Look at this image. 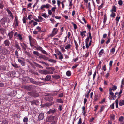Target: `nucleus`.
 Masks as SVG:
<instances>
[{
  "label": "nucleus",
  "instance_id": "1",
  "mask_svg": "<svg viewBox=\"0 0 124 124\" xmlns=\"http://www.w3.org/2000/svg\"><path fill=\"white\" fill-rule=\"evenodd\" d=\"M44 118V115L43 113H40L38 116V119L40 121L42 120Z\"/></svg>",
  "mask_w": 124,
  "mask_h": 124
},
{
  "label": "nucleus",
  "instance_id": "2",
  "mask_svg": "<svg viewBox=\"0 0 124 124\" xmlns=\"http://www.w3.org/2000/svg\"><path fill=\"white\" fill-rule=\"evenodd\" d=\"M57 109L55 108L50 109V110L47 112V113L48 114L53 113L56 112L57 111Z\"/></svg>",
  "mask_w": 124,
  "mask_h": 124
},
{
  "label": "nucleus",
  "instance_id": "3",
  "mask_svg": "<svg viewBox=\"0 0 124 124\" xmlns=\"http://www.w3.org/2000/svg\"><path fill=\"white\" fill-rule=\"evenodd\" d=\"M28 94H31V95L34 97H37L39 95V94L37 93H32L30 92H28Z\"/></svg>",
  "mask_w": 124,
  "mask_h": 124
},
{
  "label": "nucleus",
  "instance_id": "4",
  "mask_svg": "<svg viewBox=\"0 0 124 124\" xmlns=\"http://www.w3.org/2000/svg\"><path fill=\"white\" fill-rule=\"evenodd\" d=\"M39 104V101L37 100H34L31 102V105H38Z\"/></svg>",
  "mask_w": 124,
  "mask_h": 124
},
{
  "label": "nucleus",
  "instance_id": "5",
  "mask_svg": "<svg viewBox=\"0 0 124 124\" xmlns=\"http://www.w3.org/2000/svg\"><path fill=\"white\" fill-rule=\"evenodd\" d=\"M5 46H9L10 45V42L7 39L5 40L3 43Z\"/></svg>",
  "mask_w": 124,
  "mask_h": 124
},
{
  "label": "nucleus",
  "instance_id": "6",
  "mask_svg": "<svg viewBox=\"0 0 124 124\" xmlns=\"http://www.w3.org/2000/svg\"><path fill=\"white\" fill-rule=\"evenodd\" d=\"M10 53L9 51L6 49H4L2 50V54L4 55L8 54Z\"/></svg>",
  "mask_w": 124,
  "mask_h": 124
},
{
  "label": "nucleus",
  "instance_id": "7",
  "mask_svg": "<svg viewBox=\"0 0 124 124\" xmlns=\"http://www.w3.org/2000/svg\"><path fill=\"white\" fill-rule=\"evenodd\" d=\"M18 62L20 63L23 66H24L25 65V62H24V60H22L18 59Z\"/></svg>",
  "mask_w": 124,
  "mask_h": 124
},
{
  "label": "nucleus",
  "instance_id": "8",
  "mask_svg": "<svg viewBox=\"0 0 124 124\" xmlns=\"http://www.w3.org/2000/svg\"><path fill=\"white\" fill-rule=\"evenodd\" d=\"M14 32L13 31H12L10 32L9 33L8 35L9 37V39L11 40L12 38Z\"/></svg>",
  "mask_w": 124,
  "mask_h": 124
},
{
  "label": "nucleus",
  "instance_id": "9",
  "mask_svg": "<svg viewBox=\"0 0 124 124\" xmlns=\"http://www.w3.org/2000/svg\"><path fill=\"white\" fill-rule=\"evenodd\" d=\"M89 41V39L88 37H87L85 40V42L86 43V46L87 48H89V44H88V42Z\"/></svg>",
  "mask_w": 124,
  "mask_h": 124
},
{
  "label": "nucleus",
  "instance_id": "10",
  "mask_svg": "<svg viewBox=\"0 0 124 124\" xmlns=\"http://www.w3.org/2000/svg\"><path fill=\"white\" fill-rule=\"evenodd\" d=\"M53 102H48L46 103L44 105V107H49L51 105L53 104Z\"/></svg>",
  "mask_w": 124,
  "mask_h": 124
},
{
  "label": "nucleus",
  "instance_id": "11",
  "mask_svg": "<svg viewBox=\"0 0 124 124\" xmlns=\"http://www.w3.org/2000/svg\"><path fill=\"white\" fill-rule=\"evenodd\" d=\"M29 40L30 42H35V40L32 37L30 36H29Z\"/></svg>",
  "mask_w": 124,
  "mask_h": 124
},
{
  "label": "nucleus",
  "instance_id": "12",
  "mask_svg": "<svg viewBox=\"0 0 124 124\" xmlns=\"http://www.w3.org/2000/svg\"><path fill=\"white\" fill-rule=\"evenodd\" d=\"M15 45L17 49L19 50H20L21 49V48L19 46L17 42L16 41H15Z\"/></svg>",
  "mask_w": 124,
  "mask_h": 124
},
{
  "label": "nucleus",
  "instance_id": "13",
  "mask_svg": "<svg viewBox=\"0 0 124 124\" xmlns=\"http://www.w3.org/2000/svg\"><path fill=\"white\" fill-rule=\"evenodd\" d=\"M51 78V76L50 75H48L45 78V81H49L50 80Z\"/></svg>",
  "mask_w": 124,
  "mask_h": 124
},
{
  "label": "nucleus",
  "instance_id": "14",
  "mask_svg": "<svg viewBox=\"0 0 124 124\" xmlns=\"http://www.w3.org/2000/svg\"><path fill=\"white\" fill-rule=\"evenodd\" d=\"M80 34L82 36H84V37L86 36L85 33L86 32V31H82L81 32L80 31Z\"/></svg>",
  "mask_w": 124,
  "mask_h": 124
},
{
  "label": "nucleus",
  "instance_id": "15",
  "mask_svg": "<svg viewBox=\"0 0 124 124\" xmlns=\"http://www.w3.org/2000/svg\"><path fill=\"white\" fill-rule=\"evenodd\" d=\"M16 37H17V39L20 40H21L23 39V37L22 36V35L20 34H17Z\"/></svg>",
  "mask_w": 124,
  "mask_h": 124
},
{
  "label": "nucleus",
  "instance_id": "16",
  "mask_svg": "<svg viewBox=\"0 0 124 124\" xmlns=\"http://www.w3.org/2000/svg\"><path fill=\"white\" fill-rule=\"evenodd\" d=\"M109 94L111 96V97H112L113 99H115L114 98V93L112 92V91L109 90Z\"/></svg>",
  "mask_w": 124,
  "mask_h": 124
},
{
  "label": "nucleus",
  "instance_id": "17",
  "mask_svg": "<svg viewBox=\"0 0 124 124\" xmlns=\"http://www.w3.org/2000/svg\"><path fill=\"white\" fill-rule=\"evenodd\" d=\"M117 89V87L116 85H113L112 88H109V90L112 91H114L116 90Z\"/></svg>",
  "mask_w": 124,
  "mask_h": 124
},
{
  "label": "nucleus",
  "instance_id": "18",
  "mask_svg": "<svg viewBox=\"0 0 124 124\" xmlns=\"http://www.w3.org/2000/svg\"><path fill=\"white\" fill-rule=\"evenodd\" d=\"M119 105L120 106L124 105V100H121L119 101Z\"/></svg>",
  "mask_w": 124,
  "mask_h": 124
},
{
  "label": "nucleus",
  "instance_id": "19",
  "mask_svg": "<svg viewBox=\"0 0 124 124\" xmlns=\"http://www.w3.org/2000/svg\"><path fill=\"white\" fill-rule=\"evenodd\" d=\"M41 73L46 75L49 74V71L47 70H41Z\"/></svg>",
  "mask_w": 124,
  "mask_h": 124
},
{
  "label": "nucleus",
  "instance_id": "20",
  "mask_svg": "<svg viewBox=\"0 0 124 124\" xmlns=\"http://www.w3.org/2000/svg\"><path fill=\"white\" fill-rule=\"evenodd\" d=\"M104 52V50L103 49L101 50L99 53V57H100L103 54Z\"/></svg>",
  "mask_w": 124,
  "mask_h": 124
},
{
  "label": "nucleus",
  "instance_id": "21",
  "mask_svg": "<svg viewBox=\"0 0 124 124\" xmlns=\"http://www.w3.org/2000/svg\"><path fill=\"white\" fill-rule=\"evenodd\" d=\"M39 58H42L43 59L46 60H47L48 59V58L47 57L43 55H41L39 56Z\"/></svg>",
  "mask_w": 124,
  "mask_h": 124
},
{
  "label": "nucleus",
  "instance_id": "22",
  "mask_svg": "<svg viewBox=\"0 0 124 124\" xmlns=\"http://www.w3.org/2000/svg\"><path fill=\"white\" fill-rule=\"evenodd\" d=\"M111 12H116V7L115 6H113L110 10Z\"/></svg>",
  "mask_w": 124,
  "mask_h": 124
},
{
  "label": "nucleus",
  "instance_id": "23",
  "mask_svg": "<svg viewBox=\"0 0 124 124\" xmlns=\"http://www.w3.org/2000/svg\"><path fill=\"white\" fill-rule=\"evenodd\" d=\"M7 21V19L5 18L2 19L1 20V22L2 24H4Z\"/></svg>",
  "mask_w": 124,
  "mask_h": 124
},
{
  "label": "nucleus",
  "instance_id": "24",
  "mask_svg": "<svg viewBox=\"0 0 124 124\" xmlns=\"http://www.w3.org/2000/svg\"><path fill=\"white\" fill-rule=\"evenodd\" d=\"M36 49L38 51H41L42 49V48L40 46H37L35 47Z\"/></svg>",
  "mask_w": 124,
  "mask_h": 124
},
{
  "label": "nucleus",
  "instance_id": "25",
  "mask_svg": "<svg viewBox=\"0 0 124 124\" xmlns=\"http://www.w3.org/2000/svg\"><path fill=\"white\" fill-rule=\"evenodd\" d=\"M71 45L70 44H68L65 46V49L67 50L70 49L71 48Z\"/></svg>",
  "mask_w": 124,
  "mask_h": 124
},
{
  "label": "nucleus",
  "instance_id": "26",
  "mask_svg": "<svg viewBox=\"0 0 124 124\" xmlns=\"http://www.w3.org/2000/svg\"><path fill=\"white\" fill-rule=\"evenodd\" d=\"M74 41L75 44V45L76 46V49L77 50H78V44L77 43V42L75 40H74Z\"/></svg>",
  "mask_w": 124,
  "mask_h": 124
},
{
  "label": "nucleus",
  "instance_id": "27",
  "mask_svg": "<svg viewBox=\"0 0 124 124\" xmlns=\"http://www.w3.org/2000/svg\"><path fill=\"white\" fill-rule=\"evenodd\" d=\"M34 63L35 65V66L37 67L40 68H42V67L40 65L36 63L35 62H34Z\"/></svg>",
  "mask_w": 124,
  "mask_h": 124
},
{
  "label": "nucleus",
  "instance_id": "28",
  "mask_svg": "<svg viewBox=\"0 0 124 124\" xmlns=\"http://www.w3.org/2000/svg\"><path fill=\"white\" fill-rule=\"evenodd\" d=\"M3 2L2 1H0V8L2 9L4 5L3 4Z\"/></svg>",
  "mask_w": 124,
  "mask_h": 124
},
{
  "label": "nucleus",
  "instance_id": "29",
  "mask_svg": "<svg viewBox=\"0 0 124 124\" xmlns=\"http://www.w3.org/2000/svg\"><path fill=\"white\" fill-rule=\"evenodd\" d=\"M48 101H51L53 100V98L52 97L49 96L47 98Z\"/></svg>",
  "mask_w": 124,
  "mask_h": 124
},
{
  "label": "nucleus",
  "instance_id": "30",
  "mask_svg": "<svg viewBox=\"0 0 124 124\" xmlns=\"http://www.w3.org/2000/svg\"><path fill=\"white\" fill-rule=\"evenodd\" d=\"M48 60L49 62H50L54 63H56L57 62L56 61L54 60L50 59L48 60Z\"/></svg>",
  "mask_w": 124,
  "mask_h": 124
},
{
  "label": "nucleus",
  "instance_id": "31",
  "mask_svg": "<svg viewBox=\"0 0 124 124\" xmlns=\"http://www.w3.org/2000/svg\"><path fill=\"white\" fill-rule=\"evenodd\" d=\"M66 75L68 76H69L71 75V72L70 71H68L66 72Z\"/></svg>",
  "mask_w": 124,
  "mask_h": 124
},
{
  "label": "nucleus",
  "instance_id": "32",
  "mask_svg": "<svg viewBox=\"0 0 124 124\" xmlns=\"http://www.w3.org/2000/svg\"><path fill=\"white\" fill-rule=\"evenodd\" d=\"M112 12V13L110 15V17L113 18L114 17L116 16V14L115 13L113 12Z\"/></svg>",
  "mask_w": 124,
  "mask_h": 124
},
{
  "label": "nucleus",
  "instance_id": "33",
  "mask_svg": "<svg viewBox=\"0 0 124 124\" xmlns=\"http://www.w3.org/2000/svg\"><path fill=\"white\" fill-rule=\"evenodd\" d=\"M115 51V47L112 48L110 50V52L113 54L114 53Z\"/></svg>",
  "mask_w": 124,
  "mask_h": 124
},
{
  "label": "nucleus",
  "instance_id": "34",
  "mask_svg": "<svg viewBox=\"0 0 124 124\" xmlns=\"http://www.w3.org/2000/svg\"><path fill=\"white\" fill-rule=\"evenodd\" d=\"M58 29H57L56 28H54L53 29L52 32H53V33H54L56 32H56V34L57 33V32L58 31Z\"/></svg>",
  "mask_w": 124,
  "mask_h": 124
},
{
  "label": "nucleus",
  "instance_id": "35",
  "mask_svg": "<svg viewBox=\"0 0 124 124\" xmlns=\"http://www.w3.org/2000/svg\"><path fill=\"white\" fill-rule=\"evenodd\" d=\"M91 91V89H89V90L87 92V94H86L85 95V97H86L87 98H88L89 97V94L90 93V92Z\"/></svg>",
  "mask_w": 124,
  "mask_h": 124
},
{
  "label": "nucleus",
  "instance_id": "36",
  "mask_svg": "<svg viewBox=\"0 0 124 124\" xmlns=\"http://www.w3.org/2000/svg\"><path fill=\"white\" fill-rule=\"evenodd\" d=\"M52 77L55 79H58L60 78V76L58 75H53Z\"/></svg>",
  "mask_w": 124,
  "mask_h": 124
},
{
  "label": "nucleus",
  "instance_id": "37",
  "mask_svg": "<svg viewBox=\"0 0 124 124\" xmlns=\"http://www.w3.org/2000/svg\"><path fill=\"white\" fill-rule=\"evenodd\" d=\"M33 53L35 55H37V56H39L40 54L37 51H34L33 52Z\"/></svg>",
  "mask_w": 124,
  "mask_h": 124
},
{
  "label": "nucleus",
  "instance_id": "38",
  "mask_svg": "<svg viewBox=\"0 0 124 124\" xmlns=\"http://www.w3.org/2000/svg\"><path fill=\"white\" fill-rule=\"evenodd\" d=\"M115 102L116 104V108H118V100L117 99H116L115 101Z\"/></svg>",
  "mask_w": 124,
  "mask_h": 124
},
{
  "label": "nucleus",
  "instance_id": "39",
  "mask_svg": "<svg viewBox=\"0 0 124 124\" xmlns=\"http://www.w3.org/2000/svg\"><path fill=\"white\" fill-rule=\"evenodd\" d=\"M63 54H61L59 55L58 58L60 60H62L63 58Z\"/></svg>",
  "mask_w": 124,
  "mask_h": 124
},
{
  "label": "nucleus",
  "instance_id": "40",
  "mask_svg": "<svg viewBox=\"0 0 124 124\" xmlns=\"http://www.w3.org/2000/svg\"><path fill=\"white\" fill-rule=\"evenodd\" d=\"M107 20V17L106 15H105L104 16V18L103 20V22L104 24H105L106 21Z\"/></svg>",
  "mask_w": 124,
  "mask_h": 124
},
{
  "label": "nucleus",
  "instance_id": "41",
  "mask_svg": "<svg viewBox=\"0 0 124 124\" xmlns=\"http://www.w3.org/2000/svg\"><path fill=\"white\" fill-rule=\"evenodd\" d=\"M28 118L27 117H25L23 119V121L24 122H26L28 121Z\"/></svg>",
  "mask_w": 124,
  "mask_h": 124
},
{
  "label": "nucleus",
  "instance_id": "42",
  "mask_svg": "<svg viewBox=\"0 0 124 124\" xmlns=\"http://www.w3.org/2000/svg\"><path fill=\"white\" fill-rule=\"evenodd\" d=\"M0 30L1 31V34L4 35V32L5 31V30L3 29H0Z\"/></svg>",
  "mask_w": 124,
  "mask_h": 124
},
{
  "label": "nucleus",
  "instance_id": "43",
  "mask_svg": "<svg viewBox=\"0 0 124 124\" xmlns=\"http://www.w3.org/2000/svg\"><path fill=\"white\" fill-rule=\"evenodd\" d=\"M15 54L17 58H18V53L17 50H16L15 52Z\"/></svg>",
  "mask_w": 124,
  "mask_h": 124
},
{
  "label": "nucleus",
  "instance_id": "44",
  "mask_svg": "<svg viewBox=\"0 0 124 124\" xmlns=\"http://www.w3.org/2000/svg\"><path fill=\"white\" fill-rule=\"evenodd\" d=\"M55 32L54 33H53L52 32V33L49 36L50 37H52L53 36H54L55 34H56V32Z\"/></svg>",
  "mask_w": 124,
  "mask_h": 124
},
{
  "label": "nucleus",
  "instance_id": "45",
  "mask_svg": "<svg viewBox=\"0 0 124 124\" xmlns=\"http://www.w3.org/2000/svg\"><path fill=\"white\" fill-rule=\"evenodd\" d=\"M71 23L73 25L74 29H76L77 27V25L73 22H72Z\"/></svg>",
  "mask_w": 124,
  "mask_h": 124
},
{
  "label": "nucleus",
  "instance_id": "46",
  "mask_svg": "<svg viewBox=\"0 0 124 124\" xmlns=\"http://www.w3.org/2000/svg\"><path fill=\"white\" fill-rule=\"evenodd\" d=\"M41 52L44 54H45L46 55H47L48 54L44 50L42 49L41 51Z\"/></svg>",
  "mask_w": 124,
  "mask_h": 124
},
{
  "label": "nucleus",
  "instance_id": "47",
  "mask_svg": "<svg viewBox=\"0 0 124 124\" xmlns=\"http://www.w3.org/2000/svg\"><path fill=\"white\" fill-rule=\"evenodd\" d=\"M98 96L96 95H95L94 98V101H96L98 100Z\"/></svg>",
  "mask_w": 124,
  "mask_h": 124
},
{
  "label": "nucleus",
  "instance_id": "48",
  "mask_svg": "<svg viewBox=\"0 0 124 124\" xmlns=\"http://www.w3.org/2000/svg\"><path fill=\"white\" fill-rule=\"evenodd\" d=\"M89 39H90V42H89V46H90L91 45V43L92 42V37H91L89 38Z\"/></svg>",
  "mask_w": 124,
  "mask_h": 124
},
{
  "label": "nucleus",
  "instance_id": "49",
  "mask_svg": "<svg viewBox=\"0 0 124 124\" xmlns=\"http://www.w3.org/2000/svg\"><path fill=\"white\" fill-rule=\"evenodd\" d=\"M31 86H26L25 87V89H27L30 91L31 89Z\"/></svg>",
  "mask_w": 124,
  "mask_h": 124
},
{
  "label": "nucleus",
  "instance_id": "50",
  "mask_svg": "<svg viewBox=\"0 0 124 124\" xmlns=\"http://www.w3.org/2000/svg\"><path fill=\"white\" fill-rule=\"evenodd\" d=\"M123 3V1L121 0H119L118 1V4L120 5H122Z\"/></svg>",
  "mask_w": 124,
  "mask_h": 124
},
{
  "label": "nucleus",
  "instance_id": "51",
  "mask_svg": "<svg viewBox=\"0 0 124 124\" xmlns=\"http://www.w3.org/2000/svg\"><path fill=\"white\" fill-rule=\"evenodd\" d=\"M12 65L13 66L16 68H19L18 66L16 64H12Z\"/></svg>",
  "mask_w": 124,
  "mask_h": 124
},
{
  "label": "nucleus",
  "instance_id": "52",
  "mask_svg": "<svg viewBox=\"0 0 124 124\" xmlns=\"http://www.w3.org/2000/svg\"><path fill=\"white\" fill-rule=\"evenodd\" d=\"M124 119V117L122 116H121L119 119V120L120 122H122L123 121Z\"/></svg>",
  "mask_w": 124,
  "mask_h": 124
},
{
  "label": "nucleus",
  "instance_id": "53",
  "mask_svg": "<svg viewBox=\"0 0 124 124\" xmlns=\"http://www.w3.org/2000/svg\"><path fill=\"white\" fill-rule=\"evenodd\" d=\"M59 108L58 109L60 111H61L63 108V107L62 105H60L59 106Z\"/></svg>",
  "mask_w": 124,
  "mask_h": 124
},
{
  "label": "nucleus",
  "instance_id": "54",
  "mask_svg": "<svg viewBox=\"0 0 124 124\" xmlns=\"http://www.w3.org/2000/svg\"><path fill=\"white\" fill-rule=\"evenodd\" d=\"M120 16H119V17H117L116 19V21H117L118 22L119 21V20L120 19ZM118 22H116V23H118Z\"/></svg>",
  "mask_w": 124,
  "mask_h": 124
},
{
  "label": "nucleus",
  "instance_id": "55",
  "mask_svg": "<svg viewBox=\"0 0 124 124\" xmlns=\"http://www.w3.org/2000/svg\"><path fill=\"white\" fill-rule=\"evenodd\" d=\"M42 16L44 17L45 18H46L47 17V16L46 13H44L42 15Z\"/></svg>",
  "mask_w": 124,
  "mask_h": 124
},
{
  "label": "nucleus",
  "instance_id": "56",
  "mask_svg": "<svg viewBox=\"0 0 124 124\" xmlns=\"http://www.w3.org/2000/svg\"><path fill=\"white\" fill-rule=\"evenodd\" d=\"M23 22L24 23H26V18L25 17H23Z\"/></svg>",
  "mask_w": 124,
  "mask_h": 124
},
{
  "label": "nucleus",
  "instance_id": "57",
  "mask_svg": "<svg viewBox=\"0 0 124 124\" xmlns=\"http://www.w3.org/2000/svg\"><path fill=\"white\" fill-rule=\"evenodd\" d=\"M110 107L112 109H113L114 108V103H113L112 104L110 105Z\"/></svg>",
  "mask_w": 124,
  "mask_h": 124
},
{
  "label": "nucleus",
  "instance_id": "58",
  "mask_svg": "<svg viewBox=\"0 0 124 124\" xmlns=\"http://www.w3.org/2000/svg\"><path fill=\"white\" fill-rule=\"evenodd\" d=\"M56 8V7H53L51 9V10L52 11L55 12Z\"/></svg>",
  "mask_w": 124,
  "mask_h": 124
},
{
  "label": "nucleus",
  "instance_id": "59",
  "mask_svg": "<svg viewBox=\"0 0 124 124\" xmlns=\"http://www.w3.org/2000/svg\"><path fill=\"white\" fill-rule=\"evenodd\" d=\"M102 70H103L104 71H105L106 70V65H104L102 68Z\"/></svg>",
  "mask_w": 124,
  "mask_h": 124
},
{
  "label": "nucleus",
  "instance_id": "60",
  "mask_svg": "<svg viewBox=\"0 0 124 124\" xmlns=\"http://www.w3.org/2000/svg\"><path fill=\"white\" fill-rule=\"evenodd\" d=\"M22 48L24 51L26 50V48L24 46V45H23L21 46Z\"/></svg>",
  "mask_w": 124,
  "mask_h": 124
},
{
  "label": "nucleus",
  "instance_id": "61",
  "mask_svg": "<svg viewBox=\"0 0 124 124\" xmlns=\"http://www.w3.org/2000/svg\"><path fill=\"white\" fill-rule=\"evenodd\" d=\"M60 47L61 49L63 51H65V50L64 49V47L63 46H60Z\"/></svg>",
  "mask_w": 124,
  "mask_h": 124
},
{
  "label": "nucleus",
  "instance_id": "62",
  "mask_svg": "<svg viewBox=\"0 0 124 124\" xmlns=\"http://www.w3.org/2000/svg\"><path fill=\"white\" fill-rule=\"evenodd\" d=\"M30 81H31V82L34 84L36 83V84L37 83V82L35 81L34 80L32 79H30Z\"/></svg>",
  "mask_w": 124,
  "mask_h": 124
},
{
  "label": "nucleus",
  "instance_id": "63",
  "mask_svg": "<svg viewBox=\"0 0 124 124\" xmlns=\"http://www.w3.org/2000/svg\"><path fill=\"white\" fill-rule=\"evenodd\" d=\"M5 85L3 83H0V87H4Z\"/></svg>",
  "mask_w": 124,
  "mask_h": 124
},
{
  "label": "nucleus",
  "instance_id": "64",
  "mask_svg": "<svg viewBox=\"0 0 124 124\" xmlns=\"http://www.w3.org/2000/svg\"><path fill=\"white\" fill-rule=\"evenodd\" d=\"M58 102L60 103H62L63 102V101L61 99H58L57 100Z\"/></svg>",
  "mask_w": 124,
  "mask_h": 124
}]
</instances>
